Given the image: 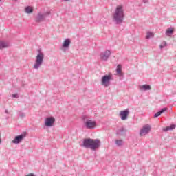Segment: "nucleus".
<instances>
[{
  "instance_id": "f257e3e1",
  "label": "nucleus",
  "mask_w": 176,
  "mask_h": 176,
  "mask_svg": "<svg viewBox=\"0 0 176 176\" xmlns=\"http://www.w3.org/2000/svg\"><path fill=\"white\" fill-rule=\"evenodd\" d=\"M81 146L88 148L91 151H97L101 146V141L99 139H85Z\"/></svg>"
},
{
  "instance_id": "f03ea898",
  "label": "nucleus",
  "mask_w": 176,
  "mask_h": 176,
  "mask_svg": "<svg viewBox=\"0 0 176 176\" xmlns=\"http://www.w3.org/2000/svg\"><path fill=\"white\" fill-rule=\"evenodd\" d=\"M124 20V12L123 11V7L118 6L113 15V21L116 24L120 25Z\"/></svg>"
},
{
  "instance_id": "7ed1b4c3",
  "label": "nucleus",
  "mask_w": 176,
  "mask_h": 176,
  "mask_svg": "<svg viewBox=\"0 0 176 176\" xmlns=\"http://www.w3.org/2000/svg\"><path fill=\"white\" fill-rule=\"evenodd\" d=\"M37 52L38 54L36 56V60L33 65V68L34 69H39L42 64H43V61L45 60V54L42 52V50L39 49L37 50Z\"/></svg>"
},
{
  "instance_id": "20e7f679",
  "label": "nucleus",
  "mask_w": 176,
  "mask_h": 176,
  "mask_svg": "<svg viewBox=\"0 0 176 176\" xmlns=\"http://www.w3.org/2000/svg\"><path fill=\"white\" fill-rule=\"evenodd\" d=\"M85 126L86 129H89V130H93V129H95L97 126V122L96 121H93L91 120H87V116H83L82 118Z\"/></svg>"
},
{
  "instance_id": "39448f33",
  "label": "nucleus",
  "mask_w": 176,
  "mask_h": 176,
  "mask_svg": "<svg viewBox=\"0 0 176 176\" xmlns=\"http://www.w3.org/2000/svg\"><path fill=\"white\" fill-rule=\"evenodd\" d=\"M112 74L104 75L101 78V85L104 87H108L111 86V80H112Z\"/></svg>"
},
{
  "instance_id": "423d86ee",
  "label": "nucleus",
  "mask_w": 176,
  "mask_h": 176,
  "mask_svg": "<svg viewBox=\"0 0 176 176\" xmlns=\"http://www.w3.org/2000/svg\"><path fill=\"white\" fill-rule=\"evenodd\" d=\"M47 16H50V11H47L44 13L38 12L35 17V22L36 23H42L43 21H45V19H46V17Z\"/></svg>"
},
{
  "instance_id": "0eeeda50",
  "label": "nucleus",
  "mask_w": 176,
  "mask_h": 176,
  "mask_svg": "<svg viewBox=\"0 0 176 176\" xmlns=\"http://www.w3.org/2000/svg\"><path fill=\"white\" fill-rule=\"evenodd\" d=\"M151 129L152 128L151 127V125L149 124L144 125L140 131V135L141 137H143V135H146V134H149Z\"/></svg>"
},
{
  "instance_id": "6e6552de",
  "label": "nucleus",
  "mask_w": 176,
  "mask_h": 176,
  "mask_svg": "<svg viewBox=\"0 0 176 176\" xmlns=\"http://www.w3.org/2000/svg\"><path fill=\"white\" fill-rule=\"evenodd\" d=\"M25 137H27V132L16 136L12 142V144H20Z\"/></svg>"
},
{
  "instance_id": "1a4fd4ad",
  "label": "nucleus",
  "mask_w": 176,
  "mask_h": 176,
  "mask_svg": "<svg viewBox=\"0 0 176 176\" xmlns=\"http://www.w3.org/2000/svg\"><path fill=\"white\" fill-rule=\"evenodd\" d=\"M54 122H56L54 117H48L45 118V126H46V127H53Z\"/></svg>"
},
{
  "instance_id": "9d476101",
  "label": "nucleus",
  "mask_w": 176,
  "mask_h": 176,
  "mask_svg": "<svg viewBox=\"0 0 176 176\" xmlns=\"http://www.w3.org/2000/svg\"><path fill=\"white\" fill-rule=\"evenodd\" d=\"M129 115H130V111L129 109H126L125 110L120 112V118H121V120H127Z\"/></svg>"
},
{
  "instance_id": "9b49d317",
  "label": "nucleus",
  "mask_w": 176,
  "mask_h": 176,
  "mask_svg": "<svg viewBox=\"0 0 176 176\" xmlns=\"http://www.w3.org/2000/svg\"><path fill=\"white\" fill-rule=\"evenodd\" d=\"M112 52H111V50H106L100 54V58L103 61H107L108 58L111 56Z\"/></svg>"
},
{
  "instance_id": "f8f14e48",
  "label": "nucleus",
  "mask_w": 176,
  "mask_h": 176,
  "mask_svg": "<svg viewBox=\"0 0 176 176\" xmlns=\"http://www.w3.org/2000/svg\"><path fill=\"white\" fill-rule=\"evenodd\" d=\"M69 45H71V39L69 38H66L62 45V47H60V50L62 52H67V49L69 47Z\"/></svg>"
},
{
  "instance_id": "ddd939ff",
  "label": "nucleus",
  "mask_w": 176,
  "mask_h": 176,
  "mask_svg": "<svg viewBox=\"0 0 176 176\" xmlns=\"http://www.w3.org/2000/svg\"><path fill=\"white\" fill-rule=\"evenodd\" d=\"M126 133H127V129L122 126L116 131V135L126 137Z\"/></svg>"
},
{
  "instance_id": "4468645a",
  "label": "nucleus",
  "mask_w": 176,
  "mask_h": 176,
  "mask_svg": "<svg viewBox=\"0 0 176 176\" xmlns=\"http://www.w3.org/2000/svg\"><path fill=\"white\" fill-rule=\"evenodd\" d=\"M10 44L6 41H0V49H6V47H9Z\"/></svg>"
},
{
  "instance_id": "2eb2a0df",
  "label": "nucleus",
  "mask_w": 176,
  "mask_h": 176,
  "mask_svg": "<svg viewBox=\"0 0 176 176\" xmlns=\"http://www.w3.org/2000/svg\"><path fill=\"white\" fill-rule=\"evenodd\" d=\"M140 90H143L144 91H146L148 90H151V87L149 85H143L140 87Z\"/></svg>"
},
{
  "instance_id": "dca6fc26",
  "label": "nucleus",
  "mask_w": 176,
  "mask_h": 176,
  "mask_svg": "<svg viewBox=\"0 0 176 176\" xmlns=\"http://www.w3.org/2000/svg\"><path fill=\"white\" fill-rule=\"evenodd\" d=\"M167 107L163 108L162 109H161L160 111L157 112L155 115H154V118H159V116H160V115H162V113H164V112H166V111H167Z\"/></svg>"
},
{
  "instance_id": "f3484780",
  "label": "nucleus",
  "mask_w": 176,
  "mask_h": 176,
  "mask_svg": "<svg viewBox=\"0 0 176 176\" xmlns=\"http://www.w3.org/2000/svg\"><path fill=\"white\" fill-rule=\"evenodd\" d=\"M175 124H171L170 126H166V128H164L163 131L167 132L170 131V130H175Z\"/></svg>"
},
{
  "instance_id": "a211bd4d",
  "label": "nucleus",
  "mask_w": 176,
  "mask_h": 176,
  "mask_svg": "<svg viewBox=\"0 0 176 176\" xmlns=\"http://www.w3.org/2000/svg\"><path fill=\"white\" fill-rule=\"evenodd\" d=\"M173 33L174 29H173V28H169L166 30V35H167V36H170V35H173Z\"/></svg>"
},
{
  "instance_id": "6ab92c4d",
  "label": "nucleus",
  "mask_w": 176,
  "mask_h": 176,
  "mask_svg": "<svg viewBox=\"0 0 176 176\" xmlns=\"http://www.w3.org/2000/svg\"><path fill=\"white\" fill-rule=\"evenodd\" d=\"M25 13H28V14H30L34 12V9H32L30 6H28L25 8Z\"/></svg>"
},
{
  "instance_id": "aec40b11",
  "label": "nucleus",
  "mask_w": 176,
  "mask_h": 176,
  "mask_svg": "<svg viewBox=\"0 0 176 176\" xmlns=\"http://www.w3.org/2000/svg\"><path fill=\"white\" fill-rule=\"evenodd\" d=\"M155 34L152 32H147L146 35V39H150V38H153Z\"/></svg>"
},
{
  "instance_id": "412c9836",
  "label": "nucleus",
  "mask_w": 176,
  "mask_h": 176,
  "mask_svg": "<svg viewBox=\"0 0 176 176\" xmlns=\"http://www.w3.org/2000/svg\"><path fill=\"white\" fill-rule=\"evenodd\" d=\"M116 73L118 74V75H120L122 76V65H118L117 66V69H116Z\"/></svg>"
},
{
  "instance_id": "4be33fe9",
  "label": "nucleus",
  "mask_w": 176,
  "mask_h": 176,
  "mask_svg": "<svg viewBox=\"0 0 176 176\" xmlns=\"http://www.w3.org/2000/svg\"><path fill=\"white\" fill-rule=\"evenodd\" d=\"M123 140H116V145H117V146H123Z\"/></svg>"
},
{
  "instance_id": "5701e85b",
  "label": "nucleus",
  "mask_w": 176,
  "mask_h": 176,
  "mask_svg": "<svg viewBox=\"0 0 176 176\" xmlns=\"http://www.w3.org/2000/svg\"><path fill=\"white\" fill-rule=\"evenodd\" d=\"M167 46V43L166 41H163L162 44L160 45V49H163Z\"/></svg>"
},
{
  "instance_id": "b1692460",
  "label": "nucleus",
  "mask_w": 176,
  "mask_h": 176,
  "mask_svg": "<svg viewBox=\"0 0 176 176\" xmlns=\"http://www.w3.org/2000/svg\"><path fill=\"white\" fill-rule=\"evenodd\" d=\"M19 116H20V118H25V113H19Z\"/></svg>"
},
{
  "instance_id": "393cba45",
  "label": "nucleus",
  "mask_w": 176,
  "mask_h": 176,
  "mask_svg": "<svg viewBox=\"0 0 176 176\" xmlns=\"http://www.w3.org/2000/svg\"><path fill=\"white\" fill-rule=\"evenodd\" d=\"M14 98H17V94H12Z\"/></svg>"
},
{
  "instance_id": "a878e982",
  "label": "nucleus",
  "mask_w": 176,
  "mask_h": 176,
  "mask_svg": "<svg viewBox=\"0 0 176 176\" xmlns=\"http://www.w3.org/2000/svg\"><path fill=\"white\" fill-rule=\"evenodd\" d=\"M26 176H35V175H34V173H30L29 175H28Z\"/></svg>"
},
{
  "instance_id": "bb28decb",
  "label": "nucleus",
  "mask_w": 176,
  "mask_h": 176,
  "mask_svg": "<svg viewBox=\"0 0 176 176\" xmlns=\"http://www.w3.org/2000/svg\"><path fill=\"white\" fill-rule=\"evenodd\" d=\"M143 2H144V3H148V0H143Z\"/></svg>"
},
{
  "instance_id": "cd10ccee",
  "label": "nucleus",
  "mask_w": 176,
  "mask_h": 176,
  "mask_svg": "<svg viewBox=\"0 0 176 176\" xmlns=\"http://www.w3.org/2000/svg\"><path fill=\"white\" fill-rule=\"evenodd\" d=\"M5 112H6V113H7L8 115H9V111L6 110Z\"/></svg>"
},
{
  "instance_id": "c85d7f7f",
  "label": "nucleus",
  "mask_w": 176,
  "mask_h": 176,
  "mask_svg": "<svg viewBox=\"0 0 176 176\" xmlns=\"http://www.w3.org/2000/svg\"><path fill=\"white\" fill-rule=\"evenodd\" d=\"M63 1H65V2H69L71 0H63Z\"/></svg>"
},
{
  "instance_id": "c756f323",
  "label": "nucleus",
  "mask_w": 176,
  "mask_h": 176,
  "mask_svg": "<svg viewBox=\"0 0 176 176\" xmlns=\"http://www.w3.org/2000/svg\"><path fill=\"white\" fill-rule=\"evenodd\" d=\"M17 1H19V0H14V2H17Z\"/></svg>"
}]
</instances>
